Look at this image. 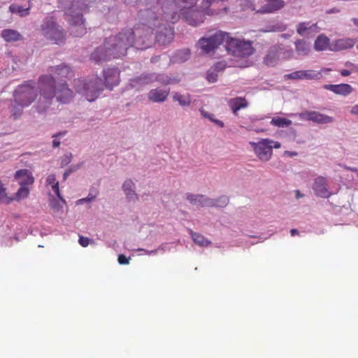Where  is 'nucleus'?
<instances>
[{"mask_svg": "<svg viewBox=\"0 0 358 358\" xmlns=\"http://www.w3.org/2000/svg\"><path fill=\"white\" fill-rule=\"evenodd\" d=\"M50 72L55 74L42 75L38 78L39 97L36 103L38 113H45L51 106L55 99L57 103H68L73 99V91L68 87L65 80L73 77L71 67L60 64L50 68Z\"/></svg>", "mask_w": 358, "mask_h": 358, "instance_id": "nucleus-1", "label": "nucleus"}, {"mask_svg": "<svg viewBox=\"0 0 358 358\" xmlns=\"http://www.w3.org/2000/svg\"><path fill=\"white\" fill-rule=\"evenodd\" d=\"M357 50H358V44H357Z\"/></svg>", "mask_w": 358, "mask_h": 358, "instance_id": "nucleus-63", "label": "nucleus"}, {"mask_svg": "<svg viewBox=\"0 0 358 358\" xmlns=\"http://www.w3.org/2000/svg\"><path fill=\"white\" fill-rule=\"evenodd\" d=\"M103 85L102 80L98 76L87 82L81 79L75 80V88H76L77 92L84 96L90 102L94 101L99 97L103 91Z\"/></svg>", "mask_w": 358, "mask_h": 358, "instance_id": "nucleus-4", "label": "nucleus"}, {"mask_svg": "<svg viewBox=\"0 0 358 358\" xmlns=\"http://www.w3.org/2000/svg\"><path fill=\"white\" fill-rule=\"evenodd\" d=\"M201 114H202L203 117H204L210 120H212L213 122H215L216 124L218 125V127H220L221 128L223 127V122L221 120H213V118L211 117V115L203 110H201Z\"/></svg>", "mask_w": 358, "mask_h": 358, "instance_id": "nucleus-39", "label": "nucleus"}, {"mask_svg": "<svg viewBox=\"0 0 358 358\" xmlns=\"http://www.w3.org/2000/svg\"><path fill=\"white\" fill-rule=\"evenodd\" d=\"M104 86L111 90L119 83V71L117 68L103 70Z\"/></svg>", "mask_w": 358, "mask_h": 358, "instance_id": "nucleus-16", "label": "nucleus"}, {"mask_svg": "<svg viewBox=\"0 0 358 358\" xmlns=\"http://www.w3.org/2000/svg\"><path fill=\"white\" fill-rule=\"evenodd\" d=\"M9 10L12 13H17L21 17H24L29 14V7L24 8L22 6L16 4H11L9 6Z\"/></svg>", "mask_w": 358, "mask_h": 358, "instance_id": "nucleus-33", "label": "nucleus"}, {"mask_svg": "<svg viewBox=\"0 0 358 358\" xmlns=\"http://www.w3.org/2000/svg\"><path fill=\"white\" fill-rule=\"evenodd\" d=\"M226 49L228 53L239 58L248 57L254 52L250 41L236 38H228Z\"/></svg>", "mask_w": 358, "mask_h": 358, "instance_id": "nucleus-9", "label": "nucleus"}, {"mask_svg": "<svg viewBox=\"0 0 358 358\" xmlns=\"http://www.w3.org/2000/svg\"><path fill=\"white\" fill-rule=\"evenodd\" d=\"M322 78L321 72L315 70H299L293 71L290 74L285 75V78L289 80H320Z\"/></svg>", "mask_w": 358, "mask_h": 358, "instance_id": "nucleus-13", "label": "nucleus"}, {"mask_svg": "<svg viewBox=\"0 0 358 358\" xmlns=\"http://www.w3.org/2000/svg\"><path fill=\"white\" fill-rule=\"evenodd\" d=\"M45 183H47V185L51 186V189H52V192L55 193V196H57V199H60L61 201L64 203L65 200L61 196V193H59L58 182L56 181L55 175L50 174L48 176L47 179H45Z\"/></svg>", "mask_w": 358, "mask_h": 358, "instance_id": "nucleus-25", "label": "nucleus"}, {"mask_svg": "<svg viewBox=\"0 0 358 358\" xmlns=\"http://www.w3.org/2000/svg\"><path fill=\"white\" fill-rule=\"evenodd\" d=\"M165 83L166 84H171V81H170V79L169 80H167L166 82H165Z\"/></svg>", "mask_w": 358, "mask_h": 358, "instance_id": "nucleus-61", "label": "nucleus"}, {"mask_svg": "<svg viewBox=\"0 0 358 358\" xmlns=\"http://www.w3.org/2000/svg\"><path fill=\"white\" fill-rule=\"evenodd\" d=\"M190 234L193 242L196 243V245L201 247H208L209 244H210V242L208 240L199 234H196L191 231Z\"/></svg>", "mask_w": 358, "mask_h": 358, "instance_id": "nucleus-29", "label": "nucleus"}, {"mask_svg": "<svg viewBox=\"0 0 358 358\" xmlns=\"http://www.w3.org/2000/svg\"><path fill=\"white\" fill-rule=\"evenodd\" d=\"M356 43V40L352 38H338L332 41L329 45V50L331 52H340L352 48Z\"/></svg>", "mask_w": 358, "mask_h": 358, "instance_id": "nucleus-15", "label": "nucleus"}, {"mask_svg": "<svg viewBox=\"0 0 358 358\" xmlns=\"http://www.w3.org/2000/svg\"><path fill=\"white\" fill-rule=\"evenodd\" d=\"M41 31L45 39L55 44L60 45L65 41V33L61 27L57 25L53 17H47L43 20Z\"/></svg>", "mask_w": 358, "mask_h": 358, "instance_id": "nucleus-5", "label": "nucleus"}, {"mask_svg": "<svg viewBox=\"0 0 358 358\" xmlns=\"http://www.w3.org/2000/svg\"><path fill=\"white\" fill-rule=\"evenodd\" d=\"M228 33L218 31L209 37H203L198 41L199 48L204 53H210L217 49L223 42L227 43L228 39L232 38Z\"/></svg>", "mask_w": 358, "mask_h": 358, "instance_id": "nucleus-10", "label": "nucleus"}, {"mask_svg": "<svg viewBox=\"0 0 358 358\" xmlns=\"http://www.w3.org/2000/svg\"><path fill=\"white\" fill-rule=\"evenodd\" d=\"M298 115L301 120L311 121L317 124H331L334 122L333 117L315 110L303 111L299 113Z\"/></svg>", "mask_w": 358, "mask_h": 358, "instance_id": "nucleus-11", "label": "nucleus"}, {"mask_svg": "<svg viewBox=\"0 0 358 358\" xmlns=\"http://www.w3.org/2000/svg\"><path fill=\"white\" fill-rule=\"evenodd\" d=\"M338 13V10L336 8H332L329 11H328V13Z\"/></svg>", "mask_w": 358, "mask_h": 358, "instance_id": "nucleus-59", "label": "nucleus"}, {"mask_svg": "<svg viewBox=\"0 0 358 358\" xmlns=\"http://www.w3.org/2000/svg\"><path fill=\"white\" fill-rule=\"evenodd\" d=\"M295 51L299 55L306 56L309 53V45L303 40L295 41Z\"/></svg>", "mask_w": 358, "mask_h": 358, "instance_id": "nucleus-27", "label": "nucleus"}, {"mask_svg": "<svg viewBox=\"0 0 358 358\" xmlns=\"http://www.w3.org/2000/svg\"><path fill=\"white\" fill-rule=\"evenodd\" d=\"M14 178L17 180L20 186H28L34 183V177L31 173L27 169H21L15 172Z\"/></svg>", "mask_w": 358, "mask_h": 358, "instance_id": "nucleus-19", "label": "nucleus"}, {"mask_svg": "<svg viewBox=\"0 0 358 358\" xmlns=\"http://www.w3.org/2000/svg\"><path fill=\"white\" fill-rule=\"evenodd\" d=\"M138 250L144 252L145 253V255H156V250H151V251H148V250H144V249H139Z\"/></svg>", "mask_w": 358, "mask_h": 358, "instance_id": "nucleus-53", "label": "nucleus"}, {"mask_svg": "<svg viewBox=\"0 0 358 358\" xmlns=\"http://www.w3.org/2000/svg\"><path fill=\"white\" fill-rule=\"evenodd\" d=\"M324 90H329L336 94L347 96L352 93V87L348 84L338 85H326L324 86Z\"/></svg>", "mask_w": 358, "mask_h": 358, "instance_id": "nucleus-21", "label": "nucleus"}, {"mask_svg": "<svg viewBox=\"0 0 358 358\" xmlns=\"http://www.w3.org/2000/svg\"><path fill=\"white\" fill-rule=\"evenodd\" d=\"M295 197H296V199L301 198L303 197V194H301L299 190H295Z\"/></svg>", "mask_w": 358, "mask_h": 358, "instance_id": "nucleus-57", "label": "nucleus"}, {"mask_svg": "<svg viewBox=\"0 0 358 358\" xmlns=\"http://www.w3.org/2000/svg\"><path fill=\"white\" fill-rule=\"evenodd\" d=\"M118 264L121 265H125L129 264V259L126 257L124 255H118L117 258Z\"/></svg>", "mask_w": 358, "mask_h": 358, "instance_id": "nucleus-48", "label": "nucleus"}, {"mask_svg": "<svg viewBox=\"0 0 358 358\" xmlns=\"http://www.w3.org/2000/svg\"><path fill=\"white\" fill-rule=\"evenodd\" d=\"M28 106H22V104H17L12 103L10 111H11L12 117L14 119L20 117L22 114V109L27 107Z\"/></svg>", "mask_w": 358, "mask_h": 358, "instance_id": "nucleus-34", "label": "nucleus"}, {"mask_svg": "<svg viewBox=\"0 0 358 358\" xmlns=\"http://www.w3.org/2000/svg\"><path fill=\"white\" fill-rule=\"evenodd\" d=\"M351 73H352V71H350L349 70H346V69H343V70L340 71V74H341V76L343 77L350 76Z\"/></svg>", "mask_w": 358, "mask_h": 358, "instance_id": "nucleus-52", "label": "nucleus"}, {"mask_svg": "<svg viewBox=\"0 0 358 358\" xmlns=\"http://www.w3.org/2000/svg\"><path fill=\"white\" fill-rule=\"evenodd\" d=\"M271 124L279 128L288 127L292 124V121L281 117H275L271 119Z\"/></svg>", "mask_w": 358, "mask_h": 358, "instance_id": "nucleus-30", "label": "nucleus"}, {"mask_svg": "<svg viewBox=\"0 0 358 358\" xmlns=\"http://www.w3.org/2000/svg\"><path fill=\"white\" fill-rule=\"evenodd\" d=\"M123 190L124 192L134 190V182H132L131 180H126L123 184Z\"/></svg>", "mask_w": 358, "mask_h": 358, "instance_id": "nucleus-41", "label": "nucleus"}, {"mask_svg": "<svg viewBox=\"0 0 358 358\" xmlns=\"http://www.w3.org/2000/svg\"><path fill=\"white\" fill-rule=\"evenodd\" d=\"M71 162V154H66L61 157V167H64L69 164Z\"/></svg>", "mask_w": 358, "mask_h": 358, "instance_id": "nucleus-40", "label": "nucleus"}, {"mask_svg": "<svg viewBox=\"0 0 358 358\" xmlns=\"http://www.w3.org/2000/svg\"><path fill=\"white\" fill-rule=\"evenodd\" d=\"M134 44L140 47L138 42L134 41V31L131 29H124L117 35L108 37L103 46L94 50L90 59L96 63H101L114 58H121L126 55L128 48Z\"/></svg>", "mask_w": 358, "mask_h": 358, "instance_id": "nucleus-3", "label": "nucleus"}, {"mask_svg": "<svg viewBox=\"0 0 358 358\" xmlns=\"http://www.w3.org/2000/svg\"><path fill=\"white\" fill-rule=\"evenodd\" d=\"M94 199H95V195L88 194V196H87L85 198H83V199L77 201V203L82 204L83 201H92L94 200Z\"/></svg>", "mask_w": 358, "mask_h": 358, "instance_id": "nucleus-49", "label": "nucleus"}, {"mask_svg": "<svg viewBox=\"0 0 358 358\" xmlns=\"http://www.w3.org/2000/svg\"><path fill=\"white\" fill-rule=\"evenodd\" d=\"M179 55H182L180 57L181 61H185L189 59V50L184 49L182 50L179 51Z\"/></svg>", "mask_w": 358, "mask_h": 358, "instance_id": "nucleus-45", "label": "nucleus"}, {"mask_svg": "<svg viewBox=\"0 0 358 358\" xmlns=\"http://www.w3.org/2000/svg\"><path fill=\"white\" fill-rule=\"evenodd\" d=\"M78 169H79V165H76V166H73V168H71V169L65 171L64 173H63V180H65L67 178L68 176H69V174H71L72 172L77 171Z\"/></svg>", "mask_w": 358, "mask_h": 358, "instance_id": "nucleus-47", "label": "nucleus"}, {"mask_svg": "<svg viewBox=\"0 0 358 358\" xmlns=\"http://www.w3.org/2000/svg\"><path fill=\"white\" fill-rule=\"evenodd\" d=\"M352 22H353L354 25L358 27V18H353V20H352Z\"/></svg>", "mask_w": 358, "mask_h": 358, "instance_id": "nucleus-58", "label": "nucleus"}, {"mask_svg": "<svg viewBox=\"0 0 358 358\" xmlns=\"http://www.w3.org/2000/svg\"><path fill=\"white\" fill-rule=\"evenodd\" d=\"M228 105H229L232 113L235 115H238V111L239 110L248 107V101L245 98L237 97L230 99L229 101H228Z\"/></svg>", "mask_w": 358, "mask_h": 358, "instance_id": "nucleus-22", "label": "nucleus"}, {"mask_svg": "<svg viewBox=\"0 0 358 358\" xmlns=\"http://www.w3.org/2000/svg\"><path fill=\"white\" fill-rule=\"evenodd\" d=\"M314 27H317V24H310L308 22H301L296 26V33L300 36H303L305 33Z\"/></svg>", "mask_w": 358, "mask_h": 358, "instance_id": "nucleus-32", "label": "nucleus"}, {"mask_svg": "<svg viewBox=\"0 0 358 358\" xmlns=\"http://www.w3.org/2000/svg\"><path fill=\"white\" fill-rule=\"evenodd\" d=\"M78 243L83 248H86L89 245V243H90V240L87 237H84L83 236H80V239H78Z\"/></svg>", "mask_w": 358, "mask_h": 358, "instance_id": "nucleus-46", "label": "nucleus"}, {"mask_svg": "<svg viewBox=\"0 0 358 358\" xmlns=\"http://www.w3.org/2000/svg\"><path fill=\"white\" fill-rule=\"evenodd\" d=\"M345 66L350 67V68L352 69V71L358 73V66H356V65H355L354 64H352V63H351L350 62H345Z\"/></svg>", "mask_w": 358, "mask_h": 358, "instance_id": "nucleus-50", "label": "nucleus"}, {"mask_svg": "<svg viewBox=\"0 0 358 358\" xmlns=\"http://www.w3.org/2000/svg\"><path fill=\"white\" fill-rule=\"evenodd\" d=\"M290 233H291V236H292L299 235V231L296 229H291Z\"/></svg>", "mask_w": 358, "mask_h": 358, "instance_id": "nucleus-55", "label": "nucleus"}, {"mask_svg": "<svg viewBox=\"0 0 358 358\" xmlns=\"http://www.w3.org/2000/svg\"><path fill=\"white\" fill-rule=\"evenodd\" d=\"M286 29V26L282 22H278L275 24H273L272 26H269L268 30L267 31H273V32H281L284 31Z\"/></svg>", "mask_w": 358, "mask_h": 358, "instance_id": "nucleus-38", "label": "nucleus"}, {"mask_svg": "<svg viewBox=\"0 0 358 358\" xmlns=\"http://www.w3.org/2000/svg\"><path fill=\"white\" fill-rule=\"evenodd\" d=\"M13 103L21 104L23 106H29L36 98V92L34 89V83L28 80L14 90Z\"/></svg>", "mask_w": 358, "mask_h": 358, "instance_id": "nucleus-7", "label": "nucleus"}, {"mask_svg": "<svg viewBox=\"0 0 358 358\" xmlns=\"http://www.w3.org/2000/svg\"><path fill=\"white\" fill-rule=\"evenodd\" d=\"M278 58H279V48L273 47L269 49L268 53L264 57V63L267 66H273L278 61Z\"/></svg>", "mask_w": 358, "mask_h": 358, "instance_id": "nucleus-23", "label": "nucleus"}, {"mask_svg": "<svg viewBox=\"0 0 358 358\" xmlns=\"http://www.w3.org/2000/svg\"><path fill=\"white\" fill-rule=\"evenodd\" d=\"M342 1H350V0H342Z\"/></svg>", "mask_w": 358, "mask_h": 358, "instance_id": "nucleus-62", "label": "nucleus"}, {"mask_svg": "<svg viewBox=\"0 0 358 358\" xmlns=\"http://www.w3.org/2000/svg\"><path fill=\"white\" fill-rule=\"evenodd\" d=\"M285 6L283 0H263V5L257 9L259 13H274Z\"/></svg>", "mask_w": 358, "mask_h": 358, "instance_id": "nucleus-14", "label": "nucleus"}, {"mask_svg": "<svg viewBox=\"0 0 358 358\" xmlns=\"http://www.w3.org/2000/svg\"><path fill=\"white\" fill-rule=\"evenodd\" d=\"M285 155L289 156V157H296V156H297V152H291V151H285Z\"/></svg>", "mask_w": 358, "mask_h": 358, "instance_id": "nucleus-54", "label": "nucleus"}, {"mask_svg": "<svg viewBox=\"0 0 358 358\" xmlns=\"http://www.w3.org/2000/svg\"><path fill=\"white\" fill-rule=\"evenodd\" d=\"M1 37L4 41L11 43L22 40V35L17 31L13 29H3L1 31Z\"/></svg>", "mask_w": 358, "mask_h": 358, "instance_id": "nucleus-24", "label": "nucleus"}, {"mask_svg": "<svg viewBox=\"0 0 358 358\" xmlns=\"http://www.w3.org/2000/svg\"><path fill=\"white\" fill-rule=\"evenodd\" d=\"M6 189H5L2 182L0 181V203L9 204L13 201V199L6 194Z\"/></svg>", "mask_w": 358, "mask_h": 358, "instance_id": "nucleus-36", "label": "nucleus"}, {"mask_svg": "<svg viewBox=\"0 0 358 358\" xmlns=\"http://www.w3.org/2000/svg\"><path fill=\"white\" fill-rule=\"evenodd\" d=\"M218 78V75L214 71H208V74H206V80L210 83H215Z\"/></svg>", "mask_w": 358, "mask_h": 358, "instance_id": "nucleus-43", "label": "nucleus"}, {"mask_svg": "<svg viewBox=\"0 0 358 358\" xmlns=\"http://www.w3.org/2000/svg\"><path fill=\"white\" fill-rule=\"evenodd\" d=\"M28 195H29V189L27 186H21L17 193H15V196L12 197V199H13V201H20L27 198Z\"/></svg>", "mask_w": 358, "mask_h": 358, "instance_id": "nucleus-35", "label": "nucleus"}, {"mask_svg": "<svg viewBox=\"0 0 358 358\" xmlns=\"http://www.w3.org/2000/svg\"><path fill=\"white\" fill-rule=\"evenodd\" d=\"M169 90L152 89L148 93V99L152 103H163L167 99Z\"/></svg>", "mask_w": 358, "mask_h": 358, "instance_id": "nucleus-20", "label": "nucleus"}, {"mask_svg": "<svg viewBox=\"0 0 358 358\" xmlns=\"http://www.w3.org/2000/svg\"><path fill=\"white\" fill-rule=\"evenodd\" d=\"M331 43L329 42V38L325 35H319L315 40L314 48L317 51H324L329 49V45Z\"/></svg>", "mask_w": 358, "mask_h": 358, "instance_id": "nucleus-26", "label": "nucleus"}, {"mask_svg": "<svg viewBox=\"0 0 358 358\" xmlns=\"http://www.w3.org/2000/svg\"><path fill=\"white\" fill-rule=\"evenodd\" d=\"M313 190L315 195L318 197L327 199L331 196V193L327 189V180L322 176L315 178Z\"/></svg>", "mask_w": 358, "mask_h": 358, "instance_id": "nucleus-17", "label": "nucleus"}, {"mask_svg": "<svg viewBox=\"0 0 358 358\" xmlns=\"http://www.w3.org/2000/svg\"><path fill=\"white\" fill-rule=\"evenodd\" d=\"M187 200L190 202L191 205L197 207H213L215 205V200L210 198H206L201 194H188L186 196Z\"/></svg>", "mask_w": 358, "mask_h": 358, "instance_id": "nucleus-18", "label": "nucleus"}, {"mask_svg": "<svg viewBox=\"0 0 358 358\" xmlns=\"http://www.w3.org/2000/svg\"><path fill=\"white\" fill-rule=\"evenodd\" d=\"M140 19V25L136 28V33L140 34V31H145L149 35L153 33V31L162 25H163V19L156 15L155 11L152 9H146L145 10H140L138 14Z\"/></svg>", "mask_w": 358, "mask_h": 358, "instance_id": "nucleus-6", "label": "nucleus"}, {"mask_svg": "<svg viewBox=\"0 0 358 358\" xmlns=\"http://www.w3.org/2000/svg\"><path fill=\"white\" fill-rule=\"evenodd\" d=\"M71 35L74 37H81L85 34V28L83 25V15L78 13L75 15L69 14Z\"/></svg>", "mask_w": 358, "mask_h": 358, "instance_id": "nucleus-12", "label": "nucleus"}, {"mask_svg": "<svg viewBox=\"0 0 358 358\" xmlns=\"http://www.w3.org/2000/svg\"><path fill=\"white\" fill-rule=\"evenodd\" d=\"M228 0H202L201 9L195 8L197 0H166L163 3L164 20L172 24L182 16L190 26L196 27L203 22L205 15H210L226 12L227 6L223 4Z\"/></svg>", "mask_w": 358, "mask_h": 358, "instance_id": "nucleus-2", "label": "nucleus"}, {"mask_svg": "<svg viewBox=\"0 0 358 358\" xmlns=\"http://www.w3.org/2000/svg\"><path fill=\"white\" fill-rule=\"evenodd\" d=\"M150 78L148 75H142L130 80V85L133 87H138L150 83Z\"/></svg>", "mask_w": 358, "mask_h": 358, "instance_id": "nucleus-28", "label": "nucleus"}, {"mask_svg": "<svg viewBox=\"0 0 358 358\" xmlns=\"http://www.w3.org/2000/svg\"><path fill=\"white\" fill-rule=\"evenodd\" d=\"M331 71H332L331 69L323 68V69H322V70H320V71H317V72H322V73L331 72Z\"/></svg>", "mask_w": 358, "mask_h": 358, "instance_id": "nucleus-56", "label": "nucleus"}, {"mask_svg": "<svg viewBox=\"0 0 358 358\" xmlns=\"http://www.w3.org/2000/svg\"><path fill=\"white\" fill-rule=\"evenodd\" d=\"M160 38H162V35H160L159 34H157V41H160Z\"/></svg>", "mask_w": 358, "mask_h": 358, "instance_id": "nucleus-60", "label": "nucleus"}, {"mask_svg": "<svg viewBox=\"0 0 358 358\" xmlns=\"http://www.w3.org/2000/svg\"><path fill=\"white\" fill-rule=\"evenodd\" d=\"M65 134H66V131H62V132H59V133L53 134L52 138H55V139H53V141H52V147L53 148H58V147H59V141L58 140H57L56 138L58 137V136H64Z\"/></svg>", "mask_w": 358, "mask_h": 358, "instance_id": "nucleus-42", "label": "nucleus"}, {"mask_svg": "<svg viewBox=\"0 0 358 358\" xmlns=\"http://www.w3.org/2000/svg\"><path fill=\"white\" fill-rule=\"evenodd\" d=\"M125 192L126 196H127L128 200L129 201H135L138 199V196L136 194L134 190H129Z\"/></svg>", "mask_w": 358, "mask_h": 358, "instance_id": "nucleus-44", "label": "nucleus"}, {"mask_svg": "<svg viewBox=\"0 0 358 358\" xmlns=\"http://www.w3.org/2000/svg\"><path fill=\"white\" fill-rule=\"evenodd\" d=\"M215 201V204H214V207L217 208H224L228 205L229 198L226 196H221L217 199H214Z\"/></svg>", "mask_w": 358, "mask_h": 358, "instance_id": "nucleus-37", "label": "nucleus"}, {"mask_svg": "<svg viewBox=\"0 0 358 358\" xmlns=\"http://www.w3.org/2000/svg\"><path fill=\"white\" fill-rule=\"evenodd\" d=\"M352 115H358V104L352 106L351 110H350Z\"/></svg>", "mask_w": 358, "mask_h": 358, "instance_id": "nucleus-51", "label": "nucleus"}, {"mask_svg": "<svg viewBox=\"0 0 358 358\" xmlns=\"http://www.w3.org/2000/svg\"><path fill=\"white\" fill-rule=\"evenodd\" d=\"M173 100L178 102L180 106H189L191 103V99L189 95H182L178 92H175L174 94H173Z\"/></svg>", "mask_w": 358, "mask_h": 358, "instance_id": "nucleus-31", "label": "nucleus"}, {"mask_svg": "<svg viewBox=\"0 0 358 358\" xmlns=\"http://www.w3.org/2000/svg\"><path fill=\"white\" fill-rule=\"evenodd\" d=\"M254 153L261 162H268L271 159L272 149H279L281 144L272 139L262 138L258 142H250Z\"/></svg>", "mask_w": 358, "mask_h": 358, "instance_id": "nucleus-8", "label": "nucleus"}]
</instances>
